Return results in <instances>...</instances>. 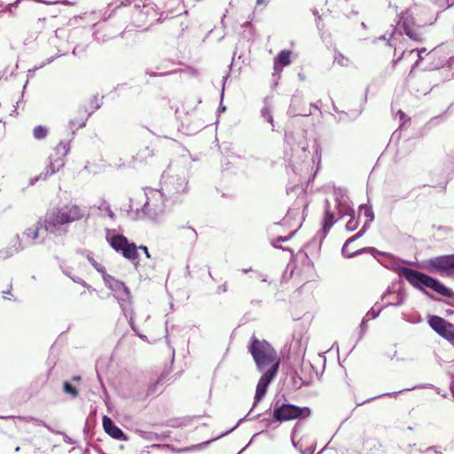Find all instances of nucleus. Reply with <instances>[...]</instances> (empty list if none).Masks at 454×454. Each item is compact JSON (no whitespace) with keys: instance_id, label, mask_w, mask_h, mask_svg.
<instances>
[{"instance_id":"nucleus-1","label":"nucleus","mask_w":454,"mask_h":454,"mask_svg":"<svg viewBox=\"0 0 454 454\" xmlns=\"http://www.w3.org/2000/svg\"><path fill=\"white\" fill-rule=\"evenodd\" d=\"M249 351L257 370L262 373L256 386L254 403L255 406L264 397L269 385L277 376L280 359L269 342L257 340L255 337L252 338Z\"/></svg>"},{"instance_id":"nucleus-2","label":"nucleus","mask_w":454,"mask_h":454,"mask_svg":"<svg viewBox=\"0 0 454 454\" xmlns=\"http://www.w3.org/2000/svg\"><path fill=\"white\" fill-rule=\"evenodd\" d=\"M291 145L290 165L301 176H311L318 168L321 160L320 146L315 140H309L303 133L287 138Z\"/></svg>"},{"instance_id":"nucleus-3","label":"nucleus","mask_w":454,"mask_h":454,"mask_svg":"<svg viewBox=\"0 0 454 454\" xmlns=\"http://www.w3.org/2000/svg\"><path fill=\"white\" fill-rule=\"evenodd\" d=\"M86 215L87 211L84 207L69 203L48 210L44 217L41 219V224L46 233L60 236L67 232V226L68 224L80 221Z\"/></svg>"},{"instance_id":"nucleus-4","label":"nucleus","mask_w":454,"mask_h":454,"mask_svg":"<svg viewBox=\"0 0 454 454\" xmlns=\"http://www.w3.org/2000/svg\"><path fill=\"white\" fill-rule=\"evenodd\" d=\"M42 230H43V226L41 224L40 219L34 226L24 231L22 234L23 240L20 239V235L14 237L11 240L10 245L5 249L0 251V259L4 260L10 258L27 247L43 244L45 242V237L42 234Z\"/></svg>"},{"instance_id":"nucleus-5","label":"nucleus","mask_w":454,"mask_h":454,"mask_svg":"<svg viewBox=\"0 0 454 454\" xmlns=\"http://www.w3.org/2000/svg\"><path fill=\"white\" fill-rule=\"evenodd\" d=\"M402 274L413 286L422 289L428 287L446 297H451L452 291L438 280L410 268H403Z\"/></svg>"},{"instance_id":"nucleus-6","label":"nucleus","mask_w":454,"mask_h":454,"mask_svg":"<svg viewBox=\"0 0 454 454\" xmlns=\"http://www.w3.org/2000/svg\"><path fill=\"white\" fill-rule=\"evenodd\" d=\"M106 239L112 248L126 259L136 261L138 258L137 247L134 243H129L125 236L118 234L115 230L106 229Z\"/></svg>"},{"instance_id":"nucleus-7","label":"nucleus","mask_w":454,"mask_h":454,"mask_svg":"<svg viewBox=\"0 0 454 454\" xmlns=\"http://www.w3.org/2000/svg\"><path fill=\"white\" fill-rule=\"evenodd\" d=\"M310 415V410L307 407H299L294 404L276 400L273 403V418L275 420L283 422L296 419H304Z\"/></svg>"},{"instance_id":"nucleus-8","label":"nucleus","mask_w":454,"mask_h":454,"mask_svg":"<svg viewBox=\"0 0 454 454\" xmlns=\"http://www.w3.org/2000/svg\"><path fill=\"white\" fill-rule=\"evenodd\" d=\"M145 195L146 201L143 207V211L148 217L156 219L165 211V197L167 195L161 190L154 189L147 190Z\"/></svg>"},{"instance_id":"nucleus-9","label":"nucleus","mask_w":454,"mask_h":454,"mask_svg":"<svg viewBox=\"0 0 454 454\" xmlns=\"http://www.w3.org/2000/svg\"><path fill=\"white\" fill-rule=\"evenodd\" d=\"M69 148L67 144L59 143L55 148L56 158L50 157V165L45 173L40 174L35 179H31L30 184H34L35 181L39 179H46L49 176L53 175L64 167L63 158L67 154Z\"/></svg>"},{"instance_id":"nucleus-10","label":"nucleus","mask_w":454,"mask_h":454,"mask_svg":"<svg viewBox=\"0 0 454 454\" xmlns=\"http://www.w3.org/2000/svg\"><path fill=\"white\" fill-rule=\"evenodd\" d=\"M434 59V55L432 51H427L426 48L421 49H412V50H403L401 56L397 59H394V65H396L401 59H403L405 61L411 62V68L410 71V74H412V72L420 67V64L425 59L432 60Z\"/></svg>"},{"instance_id":"nucleus-11","label":"nucleus","mask_w":454,"mask_h":454,"mask_svg":"<svg viewBox=\"0 0 454 454\" xmlns=\"http://www.w3.org/2000/svg\"><path fill=\"white\" fill-rule=\"evenodd\" d=\"M161 191L168 197L183 193L187 190V180L184 176H162Z\"/></svg>"},{"instance_id":"nucleus-12","label":"nucleus","mask_w":454,"mask_h":454,"mask_svg":"<svg viewBox=\"0 0 454 454\" xmlns=\"http://www.w3.org/2000/svg\"><path fill=\"white\" fill-rule=\"evenodd\" d=\"M428 325L441 337L454 346V325L438 316H430Z\"/></svg>"},{"instance_id":"nucleus-13","label":"nucleus","mask_w":454,"mask_h":454,"mask_svg":"<svg viewBox=\"0 0 454 454\" xmlns=\"http://www.w3.org/2000/svg\"><path fill=\"white\" fill-rule=\"evenodd\" d=\"M432 271L439 274H454V254L432 258L428 262Z\"/></svg>"},{"instance_id":"nucleus-14","label":"nucleus","mask_w":454,"mask_h":454,"mask_svg":"<svg viewBox=\"0 0 454 454\" xmlns=\"http://www.w3.org/2000/svg\"><path fill=\"white\" fill-rule=\"evenodd\" d=\"M364 234V230H360L356 235H354L352 238L348 239L345 244L342 247V254L348 258H351L355 255L361 254L364 252H374L375 248L373 247H364L359 250H356L355 252H349L348 251V246L353 241L356 240L357 239L361 238Z\"/></svg>"},{"instance_id":"nucleus-15","label":"nucleus","mask_w":454,"mask_h":454,"mask_svg":"<svg viewBox=\"0 0 454 454\" xmlns=\"http://www.w3.org/2000/svg\"><path fill=\"white\" fill-rule=\"evenodd\" d=\"M336 202L338 213L341 217L344 215H355V210L352 208L349 199L347 195L342 193L336 194Z\"/></svg>"},{"instance_id":"nucleus-16","label":"nucleus","mask_w":454,"mask_h":454,"mask_svg":"<svg viewBox=\"0 0 454 454\" xmlns=\"http://www.w3.org/2000/svg\"><path fill=\"white\" fill-rule=\"evenodd\" d=\"M103 427L105 431L113 438L116 440H126L123 432L114 425L112 419L106 416L103 418Z\"/></svg>"},{"instance_id":"nucleus-17","label":"nucleus","mask_w":454,"mask_h":454,"mask_svg":"<svg viewBox=\"0 0 454 454\" xmlns=\"http://www.w3.org/2000/svg\"><path fill=\"white\" fill-rule=\"evenodd\" d=\"M405 15H408V12L400 17V23L402 22L405 34L414 41H420L421 34L412 27L413 21Z\"/></svg>"},{"instance_id":"nucleus-18","label":"nucleus","mask_w":454,"mask_h":454,"mask_svg":"<svg viewBox=\"0 0 454 454\" xmlns=\"http://www.w3.org/2000/svg\"><path fill=\"white\" fill-rule=\"evenodd\" d=\"M114 296L118 300L121 309L126 310L129 308L130 301V294L127 286H125L119 292L114 293Z\"/></svg>"},{"instance_id":"nucleus-19","label":"nucleus","mask_w":454,"mask_h":454,"mask_svg":"<svg viewBox=\"0 0 454 454\" xmlns=\"http://www.w3.org/2000/svg\"><path fill=\"white\" fill-rule=\"evenodd\" d=\"M114 296L118 300L121 309L126 310L129 308L130 301V294L127 286H125L119 292L114 293Z\"/></svg>"},{"instance_id":"nucleus-20","label":"nucleus","mask_w":454,"mask_h":454,"mask_svg":"<svg viewBox=\"0 0 454 454\" xmlns=\"http://www.w3.org/2000/svg\"><path fill=\"white\" fill-rule=\"evenodd\" d=\"M103 279L106 286L109 289H111L114 293L119 292L125 286V285L121 281L115 279L114 278L108 274L104 275Z\"/></svg>"},{"instance_id":"nucleus-21","label":"nucleus","mask_w":454,"mask_h":454,"mask_svg":"<svg viewBox=\"0 0 454 454\" xmlns=\"http://www.w3.org/2000/svg\"><path fill=\"white\" fill-rule=\"evenodd\" d=\"M291 62L290 60V51H282L278 57L276 58L274 67L278 68V65L287 66Z\"/></svg>"},{"instance_id":"nucleus-22","label":"nucleus","mask_w":454,"mask_h":454,"mask_svg":"<svg viewBox=\"0 0 454 454\" xmlns=\"http://www.w3.org/2000/svg\"><path fill=\"white\" fill-rule=\"evenodd\" d=\"M335 223L333 214L330 211L329 204L326 202L325 219H324V231L327 232Z\"/></svg>"},{"instance_id":"nucleus-23","label":"nucleus","mask_w":454,"mask_h":454,"mask_svg":"<svg viewBox=\"0 0 454 454\" xmlns=\"http://www.w3.org/2000/svg\"><path fill=\"white\" fill-rule=\"evenodd\" d=\"M47 128L42 125L36 126L33 130V136L37 140L43 139L47 136Z\"/></svg>"},{"instance_id":"nucleus-24","label":"nucleus","mask_w":454,"mask_h":454,"mask_svg":"<svg viewBox=\"0 0 454 454\" xmlns=\"http://www.w3.org/2000/svg\"><path fill=\"white\" fill-rule=\"evenodd\" d=\"M351 218L349 219V221L346 223V230L348 231H355L358 225H359V221L357 218L355 217V215H349Z\"/></svg>"},{"instance_id":"nucleus-25","label":"nucleus","mask_w":454,"mask_h":454,"mask_svg":"<svg viewBox=\"0 0 454 454\" xmlns=\"http://www.w3.org/2000/svg\"><path fill=\"white\" fill-rule=\"evenodd\" d=\"M63 390L65 393L72 395L73 397H76L78 395L77 389L67 381L63 383Z\"/></svg>"},{"instance_id":"nucleus-26","label":"nucleus","mask_w":454,"mask_h":454,"mask_svg":"<svg viewBox=\"0 0 454 454\" xmlns=\"http://www.w3.org/2000/svg\"><path fill=\"white\" fill-rule=\"evenodd\" d=\"M360 211H364V216L368 219L369 223H372L374 220V214L371 207L365 206H360Z\"/></svg>"},{"instance_id":"nucleus-27","label":"nucleus","mask_w":454,"mask_h":454,"mask_svg":"<svg viewBox=\"0 0 454 454\" xmlns=\"http://www.w3.org/2000/svg\"><path fill=\"white\" fill-rule=\"evenodd\" d=\"M88 260L90 261V262L93 265V267L97 270V271H98L99 273L102 274V276L104 277V275H106V271H105V267L97 262L91 256H88Z\"/></svg>"},{"instance_id":"nucleus-28","label":"nucleus","mask_w":454,"mask_h":454,"mask_svg":"<svg viewBox=\"0 0 454 454\" xmlns=\"http://www.w3.org/2000/svg\"><path fill=\"white\" fill-rule=\"evenodd\" d=\"M334 61L342 67H347L349 65V59L340 53L336 54Z\"/></svg>"},{"instance_id":"nucleus-29","label":"nucleus","mask_w":454,"mask_h":454,"mask_svg":"<svg viewBox=\"0 0 454 454\" xmlns=\"http://www.w3.org/2000/svg\"><path fill=\"white\" fill-rule=\"evenodd\" d=\"M98 208L102 211L106 212L110 218L113 219L114 217V212L111 210L109 204H107L106 202H103L101 206L98 207Z\"/></svg>"},{"instance_id":"nucleus-30","label":"nucleus","mask_w":454,"mask_h":454,"mask_svg":"<svg viewBox=\"0 0 454 454\" xmlns=\"http://www.w3.org/2000/svg\"><path fill=\"white\" fill-rule=\"evenodd\" d=\"M86 120H87V118L82 119L81 121H79L77 122L74 120H71L69 121L71 129H80V128L85 126Z\"/></svg>"},{"instance_id":"nucleus-31","label":"nucleus","mask_w":454,"mask_h":454,"mask_svg":"<svg viewBox=\"0 0 454 454\" xmlns=\"http://www.w3.org/2000/svg\"><path fill=\"white\" fill-rule=\"evenodd\" d=\"M262 115L263 117H265L267 119V121L272 124L273 117H272V115L270 114V109L268 107H263L262 109Z\"/></svg>"},{"instance_id":"nucleus-32","label":"nucleus","mask_w":454,"mask_h":454,"mask_svg":"<svg viewBox=\"0 0 454 454\" xmlns=\"http://www.w3.org/2000/svg\"><path fill=\"white\" fill-rule=\"evenodd\" d=\"M185 235L192 241L196 240L197 239V232L194 229L192 228H187L185 230Z\"/></svg>"},{"instance_id":"nucleus-33","label":"nucleus","mask_w":454,"mask_h":454,"mask_svg":"<svg viewBox=\"0 0 454 454\" xmlns=\"http://www.w3.org/2000/svg\"><path fill=\"white\" fill-rule=\"evenodd\" d=\"M294 232H293L290 236H287V237H278V239H276L273 242H272V245L275 247H280L278 246V242H281V241H287L293 235H294Z\"/></svg>"},{"instance_id":"nucleus-34","label":"nucleus","mask_w":454,"mask_h":454,"mask_svg":"<svg viewBox=\"0 0 454 454\" xmlns=\"http://www.w3.org/2000/svg\"><path fill=\"white\" fill-rule=\"evenodd\" d=\"M300 380L301 381V385H309L312 381V377L311 376H301L300 377Z\"/></svg>"},{"instance_id":"nucleus-35","label":"nucleus","mask_w":454,"mask_h":454,"mask_svg":"<svg viewBox=\"0 0 454 454\" xmlns=\"http://www.w3.org/2000/svg\"><path fill=\"white\" fill-rule=\"evenodd\" d=\"M395 34H393V35H391V38L388 40V43H388V45H389V46H391V47H392V46H394V47H395V53H396V51H397V47H396V45L394 43V41H395Z\"/></svg>"},{"instance_id":"nucleus-36","label":"nucleus","mask_w":454,"mask_h":454,"mask_svg":"<svg viewBox=\"0 0 454 454\" xmlns=\"http://www.w3.org/2000/svg\"><path fill=\"white\" fill-rule=\"evenodd\" d=\"M403 298L402 296H400V297H398V300L395 302L389 303V305L400 306L403 304Z\"/></svg>"},{"instance_id":"nucleus-37","label":"nucleus","mask_w":454,"mask_h":454,"mask_svg":"<svg viewBox=\"0 0 454 454\" xmlns=\"http://www.w3.org/2000/svg\"><path fill=\"white\" fill-rule=\"evenodd\" d=\"M139 249H141V250H143V251H144V253L145 254V255H146V257H147V258H150V257H151V254H150V253H149V251H148V248H147L145 246H140V247H139Z\"/></svg>"},{"instance_id":"nucleus-38","label":"nucleus","mask_w":454,"mask_h":454,"mask_svg":"<svg viewBox=\"0 0 454 454\" xmlns=\"http://www.w3.org/2000/svg\"><path fill=\"white\" fill-rule=\"evenodd\" d=\"M73 280H74V282H76V283H80V284H82V285H83V286H86L85 282H84L82 278H73Z\"/></svg>"},{"instance_id":"nucleus-39","label":"nucleus","mask_w":454,"mask_h":454,"mask_svg":"<svg viewBox=\"0 0 454 454\" xmlns=\"http://www.w3.org/2000/svg\"><path fill=\"white\" fill-rule=\"evenodd\" d=\"M361 330L363 333L366 330V321L364 319L361 323Z\"/></svg>"},{"instance_id":"nucleus-40","label":"nucleus","mask_w":454,"mask_h":454,"mask_svg":"<svg viewBox=\"0 0 454 454\" xmlns=\"http://www.w3.org/2000/svg\"><path fill=\"white\" fill-rule=\"evenodd\" d=\"M450 391L454 396V377L452 378V380L450 382Z\"/></svg>"},{"instance_id":"nucleus-41","label":"nucleus","mask_w":454,"mask_h":454,"mask_svg":"<svg viewBox=\"0 0 454 454\" xmlns=\"http://www.w3.org/2000/svg\"><path fill=\"white\" fill-rule=\"evenodd\" d=\"M371 223H369L368 221L364 224V226L362 227L361 230H364V232L367 231V229L369 228V225H370Z\"/></svg>"},{"instance_id":"nucleus-42","label":"nucleus","mask_w":454,"mask_h":454,"mask_svg":"<svg viewBox=\"0 0 454 454\" xmlns=\"http://www.w3.org/2000/svg\"><path fill=\"white\" fill-rule=\"evenodd\" d=\"M269 0H257L256 4H266Z\"/></svg>"},{"instance_id":"nucleus-43","label":"nucleus","mask_w":454,"mask_h":454,"mask_svg":"<svg viewBox=\"0 0 454 454\" xmlns=\"http://www.w3.org/2000/svg\"><path fill=\"white\" fill-rule=\"evenodd\" d=\"M302 367L305 369H308V370L312 369V365L310 364H302Z\"/></svg>"},{"instance_id":"nucleus-44","label":"nucleus","mask_w":454,"mask_h":454,"mask_svg":"<svg viewBox=\"0 0 454 454\" xmlns=\"http://www.w3.org/2000/svg\"><path fill=\"white\" fill-rule=\"evenodd\" d=\"M73 380H81V377L80 376H74L72 378Z\"/></svg>"},{"instance_id":"nucleus-45","label":"nucleus","mask_w":454,"mask_h":454,"mask_svg":"<svg viewBox=\"0 0 454 454\" xmlns=\"http://www.w3.org/2000/svg\"><path fill=\"white\" fill-rule=\"evenodd\" d=\"M119 6H121V4H115V5H114V9H112V12H114V10H115L116 8H118Z\"/></svg>"},{"instance_id":"nucleus-46","label":"nucleus","mask_w":454,"mask_h":454,"mask_svg":"<svg viewBox=\"0 0 454 454\" xmlns=\"http://www.w3.org/2000/svg\"><path fill=\"white\" fill-rule=\"evenodd\" d=\"M400 114V117L403 118L404 116V114L402 111H399L398 113Z\"/></svg>"},{"instance_id":"nucleus-47","label":"nucleus","mask_w":454,"mask_h":454,"mask_svg":"<svg viewBox=\"0 0 454 454\" xmlns=\"http://www.w3.org/2000/svg\"><path fill=\"white\" fill-rule=\"evenodd\" d=\"M114 5H115V4H110L108 5V8H112Z\"/></svg>"},{"instance_id":"nucleus-48","label":"nucleus","mask_w":454,"mask_h":454,"mask_svg":"<svg viewBox=\"0 0 454 454\" xmlns=\"http://www.w3.org/2000/svg\"><path fill=\"white\" fill-rule=\"evenodd\" d=\"M229 434V431H226L225 433L222 434V436H224L225 434Z\"/></svg>"},{"instance_id":"nucleus-49","label":"nucleus","mask_w":454,"mask_h":454,"mask_svg":"<svg viewBox=\"0 0 454 454\" xmlns=\"http://www.w3.org/2000/svg\"><path fill=\"white\" fill-rule=\"evenodd\" d=\"M229 434V431H226L225 433L222 434V436H224L225 434Z\"/></svg>"},{"instance_id":"nucleus-50","label":"nucleus","mask_w":454,"mask_h":454,"mask_svg":"<svg viewBox=\"0 0 454 454\" xmlns=\"http://www.w3.org/2000/svg\"><path fill=\"white\" fill-rule=\"evenodd\" d=\"M229 434V431H226L225 433L222 434V436H224L225 434Z\"/></svg>"},{"instance_id":"nucleus-51","label":"nucleus","mask_w":454,"mask_h":454,"mask_svg":"<svg viewBox=\"0 0 454 454\" xmlns=\"http://www.w3.org/2000/svg\"><path fill=\"white\" fill-rule=\"evenodd\" d=\"M229 434V431H226L225 433L222 434V436H224L225 434Z\"/></svg>"},{"instance_id":"nucleus-52","label":"nucleus","mask_w":454,"mask_h":454,"mask_svg":"<svg viewBox=\"0 0 454 454\" xmlns=\"http://www.w3.org/2000/svg\"><path fill=\"white\" fill-rule=\"evenodd\" d=\"M222 290H223V292H225V291H226V286H223L222 287Z\"/></svg>"},{"instance_id":"nucleus-53","label":"nucleus","mask_w":454,"mask_h":454,"mask_svg":"<svg viewBox=\"0 0 454 454\" xmlns=\"http://www.w3.org/2000/svg\"><path fill=\"white\" fill-rule=\"evenodd\" d=\"M73 53H74V54H76V53H77V51H76V49H75V48L74 49Z\"/></svg>"},{"instance_id":"nucleus-54","label":"nucleus","mask_w":454,"mask_h":454,"mask_svg":"<svg viewBox=\"0 0 454 454\" xmlns=\"http://www.w3.org/2000/svg\"><path fill=\"white\" fill-rule=\"evenodd\" d=\"M110 17H111V13H110V14H108V16H107V17H106V18H105V20H106V19H108V18H110Z\"/></svg>"},{"instance_id":"nucleus-55","label":"nucleus","mask_w":454,"mask_h":454,"mask_svg":"<svg viewBox=\"0 0 454 454\" xmlns=\"http://www.w3.org/2000/svg\"><path fill=\"white\" fill-rule=\"evenodd\" d=\"M424 68H425V69H428V68H430V66H427V67H425Z\"/></svg>"},{"instance_id":"nucleus-56","label":"nucleus","mask_w":454,"mask_h":454,"mask_svg":"<svg viewBox=\"0 0 454 454\" xmlns=\"http://www.w3.org/2000/svg\"><path fill=\"white\" fill-rule=\"evenodd\" d=\"M15 450H16V451H19V450H20V447H17V448L15 449Z\"/></svg>"}]
</instances>
